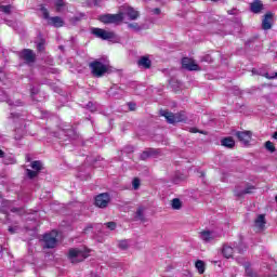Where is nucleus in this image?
Wrapping results in <instances>:
<instances>
[{
	"instance_id": "09e8293b",
	"label": "nucleus",
	"mask_w": 277,
	"mask_h": 277,
	"mask_svg": "<svg viewBox=\"0 0 277 277\" xmlns=\"http://www.w3.org/2000/svg\"><path fill=\"white\" fill-rule=\"evenodd\" d=\"M11 211H12L13 213H16L18 210L15 209V210H11Z\"/></svg>"
},
{
	"instance_id": "4c0bfd02",
	"label": "nucleus",
	"mask_w": 277,
	"mask_h": 277,
	"mask_svg": "<svg viewBox=\"0 0 277 277\" xmlns=\"http://www.w3.org/2000/svg\"><path fill=\"white\" fill-rule=\"evenodd\" d=\"M266 79H276L277 78V72L274 74H265Z\"/></svg>"
},
{
	"instance_id": "7c9ffc66",
	"label": "nucleus",
	"mask_w": 277,
	"mask_h": 277,
	"mask_svg": "<svg viewBox=\"0 0 277 277\" xmlns=\"http://www.w3.org/2000/svg\"><path fill=\"white\" fill-rule=\"evenodd\" d=\"M15 132L17 133L15 135V140H21V137H23V135H25V131H23L22 129H16Z\"/></svg>"
},
{
	"instance_id": "49530a36",
	"label": "nucleus",
	"mask_w": 277,
	"mask_h": 277,
	"mask_svg": "<svg viewBox=\"0 0 277 277\" xmlns=\"http://www.w3.org/2000/svg\"><path fill=\"white\" fill-rule=\"evenodd\" d=\"M3 157V150L0 149V159Z\"/></svg>"
},
{
	"instance_id": "a211bd4d",
	"label": "nucleus",
	"mask_w": 277,
	"mask_h": 277,
	"mask_svg": "<svg viewBox=\"0 0 277 277\" xmlns=\"http://www.w3.org/2000/svg\"><path fill=\"white\" fill-rule=\"evenodd\" d=\"M250 10L253 14H260L261 10H263V2L261 0H254L250 3Z\"/></svg>"
},
{
	"instance_id": "72a5a7b5",
	"label": "nucleus",
	"mask_w": 277,
	"mask_h": 277,
	"mask_svg": "<svg viewBox=\"0 0 277 277\" xmlns=\"http://www.w3.org/2000/svg\"><path fill=\"white\" fill-rule=\"evenodd\" d=\"M128 27L130 29H134V31H140V25H137V23H133V24H129Z\"/></svg>"
},
{
	"instance_id": "f257e3e1",
	"label": "nucleus",
	"mask_w": 277,
	"mask_h": 277,
	"mask_svg": "<svg viewBox=\"0 0 277 277\" xmlns=\"http://www.w3.org/2000/svg\"><path fill=\"white\" fill-rule=\"evenodd\" d=\"M90 256V250L87 248L69 249L68 259L71 263H81Z\"/></svg>"
},
{
	"instance_id": "603ef678",
	"label": "nucleus",
	"mask_w": 277,
	"mask_h": 277,
	"mask_svg": "<svg viewBox=\"0 0 277 277\" xmlns=\"http://www.w3.org/2000/svg\"><path fill=\"white\" fill-rule=\"evenodd\" d=\"M63 133H68V132H66V130H63Z\"/></svg>"
},
{
	"instance_id": "8fccbe9b",
	"label": "nucleus",
	"mask_w": 277,
	"mask_h": 277,
	"mask_svg": "<svg viewBox=\"0 0 277 277\" xmlns=\"http://www.w3.org/2000/svg\"><path fill=\"white\" fill-rule=\"evenodd\" d=\"M228 14H233V11H229Z\"/></svg>"
},
{
	"instance_id": "20e7f679",
	"label": "nucleus",
	"mask_w": 277,
	"mask_h": 277,
	"mask_svg": "<svg viewBox=\"0 0 277 277\" xmlns=\"http://www.w3.org/2000/svg\"><path fill=\"white\" fill-rule=\"evenodd\" d=\"M90 68L94 77H103L105 72H109V66L98 61H94L90 64Z\"/></svg>"
},
{
	"instance_id": "473e14b6",
	"label": "nucleus",
	"mask_w": 277,
	"mask_h": 277,
	"mask_svg": "<svg viewBox=\"0 0 277 277\" xmlns=\"http://www.w3.org/2000/svg\"><path fill=\"white\" fill-rule=\"evenodd\" d=\"M106 228H109V230H116V223L115 222H108L105 223Z\"/></svg>"
},
{
	"instance_id": "39448f33",
	"label": "nucleus",
	"mask_w": 277,
	"mask_h": 277,
	"mask_svg": "<svg viewBox=\"0 0 277 277\" xmlns=\"http://www.w3.org/2000/svg\"><path fill=\"white\" fill-rule=\"evenodd\" d=\"M161 116L166 117V120L169 122V124H175V122H185V114H172L168 110H161Z\"/></svg>"
},
{
	"instance_id": "ea45409f",
	"label": "nucleus",
	"mask_w": 277,
	"mask_h": 277,
	"mask_svg": "<svg viewBox=\"0 0 277 277\" xmlns=\"http://www.w3.org/2000/svg\"><path fill=\"white\" fill-rule=\"evenodd\" d=\"M129 109H130V111H135V104L130 103L129 104Z\"/></svg>"
},
{
	"instance_id": "9d476101",
	"label": "nucleus",
	"mask_w": 277,
	"mask_h": 277,
	"mask_svg": "<svg viewBox=\"0 0 277 277\" xmlns=\"http://www.w3.org/2000/svg\"><path fill=\"white\" fill-rule=\"evenodd\" d=\"M109 194L102 193L95 197V206L100 207V209H105L109 205Z\"/></svg>"
},
{
	"instance_id": "9b49d317",
	"label": "nucleus",
	"mask_w": 277,
	"mask_h": 277,
	"mask_svg": "<svg viewBox=\"0 0 277 277\" xmlns=\"http://www.w3.org/2000/svg\"><path fill=\"white\" fill-rule=\"evenodd\" d=\"M120 14H122V18L127 16L130 21H135L140 16V12L135 11V9L131 6H122Z\"/></svg>"
},
{
	"instance_id": "f704fd0d",
	"label": "nucleus",
	"mask_w": 277,
	"mask_h": 277,
	"mask_svg": "<svg viewBox=\"0 0 277 277\" xmlns=\"http://www.w3.org/2000/svg\"><path fill=\"white\" fill-rule=\"evenodd\" d=\"M18 229H19L18 226H10V227H9V233H10L11 235H14V234L18 233Z\"/></svg>"
},
{
	"instance_id": "dca6fc26",
	"label": "nucleus",
	"mask_w": 277,
	"mask_h": 277,
	"mask_svg": "<svg viewBox=\"0 0 277 277\" xmlns=\"http://www.w3.org/2000/svg\"><path fill=\"white\" fill-rule=\"evenodd\" d=\"M182 66L186 68V70H200V67L198 66V64H196V61L189 57H184L182 60Z\"/></svg>"
},
{
	"instance_id": "a19ab883",
	"label": "nucleus",
	"mask_w": 277,
	"mask_h": 277,
	"mask_svg": "<svg viewBox=\"0 0 277 277\" xmlns=\"http://www.w3.org/2000/svg\"><path fill=\"white\" fill-rule=\"evenodd\" d=\"M18 117H19L18 114L11 113L10 118H12L13 120H16V118H18Z\"/></svg>"
},
{
	"instance_id": "f8f14e48",
	"label": "nucleus",
	"mask_w": 277,
	"mask_h": 277,
	"mask_svg": "<svg viewBox=\"0 0 277 277\" xmlns=\"http://www.w3.org/2000/svg\"><path fill=\"white\" fill-rule=\"evenodd\" d=\"M235 250H237L239 253L243 252V250L239 247L224 245L222 249V254L225 259H233V254H235Z\"/></svg>"
},
{
	"instance_id": "7ed1b4c3",
	"label": "nucleus",
	"mask_w": 277,
	"mask_h": 277,
	"mask_svg": "<svg viewBox=\"0 0 277 277\" xmlns=\"http://www.w3.org/2000/svg\"><path fill=\"white\" fill-rule=\"evenodd\" d=\"M98 21L104 23V25H120L122 23L123 17L122 13L118 14H103L100 15Z\"/></svg>"
},
{
	"instance_id": "423d86ee",
	"label": "nucleus",
	"mask_w": 277,
	"mask_h": 277,
	"mask_svg": "<svg viewBox=\"0 0 277 277\" xmlns=\"http://www.w3.org/2000/svg\"><path fill=\"white\" fill-rule=\"evenodd\" d=\"M41 13L43 18L49 21V24L53 25V27H64V19H62L60 16L49 17V10H47V8L41 6Z\"/></svg>"
},
{
	"instance_id": "6ab92c4d",
	"label": "nucleus",
	"mask_w": 277,
	"mask_h": 277,
	"mask_svg": "<svg viewBox=\"0 0 277 277\" xmlns=\"http://www.w3.org/2000/svg\"><path fill=\"white\" fill-rule=\"evenodd\" d=\"M262 28L264 30L272 29V13H267L262 21Z\"/></svg>"
},
{
	"instance_id": "3c124183",
	"label": "nucleus",
	"mask_w": 277,
	"mask_h": 277,
	"mask_svg": "<svg viewBox=\"0 0 277 277\" xmlns=\"http://www.w3.org/2000/svg\"><path fill=\"white\" fill-rule=\"evenodd\" d=\"M8 25H12L10 22H6Z\"/></svg>"
},
{
	"instance_id": "ddd939ff",
	"label": "nucleus",
	"mask_w": 277,
	"mask_h": 277,
	"mask_svg": "<svg viewBox=\"0 0 277 277\" xmlns=\"http://www.w3.org/2000/svg\"><path fill=\"white\" fill-rule=\"evenodd\" d=\"M265 224H267V221L265 220V214H259L254 220V228L256 233H263L265 230Z\"/></svg>"
},
{
	"instance_id": "f03ea898",
	"label": "nucleus",
	"mask_w": 277,
	"mask_h": 277,
	"mask_svg": "<svg viewBox=\"0 0 277 277\" xmlns=\"http://www.w3.org/2000/svg\"><path fill=\"white\" fill-rule=\"evenodd\" d=\"M91 34L95 36V38H100V40H108V42H118V36L116 32L105 30L103 28H91Z\"/></svg>"
},
{
	"instance_id": "5701e85b",
	"label": "nucleus",
	"mask_w": 277,
	"mask_h": 277,
	"mask_svg": "<svg viewBox=\"0 0 277 277\" xmlns=\"http://www.w3.org/2000/svg\"><path fill=\"white\" fill-rule=\"evenodd\" d=\"M129 246H131V240H120L118 242V248L120 250H129Z\"/></svg>"
},
{
	"instance_id": "0eeeda50",
	"label": "nucleus",
	"mask_w": 277,
	"mask_h": 277,
	"mask_svg": "<svg viewBox=\"0 0 277 277\" xmlns=\"http://www.w3.org/2000/svg\"><path fill=\"white\" fill-rule=\"evenodd\" d=\"M220 237H222V234L217 232L203 230L200 233V239L203 240L205 243H213V241H217Z\"/></svg>"
},
{
	"instance_id": "4468645a",
	"label": "nucleus",
	"mask_w": 277,
	"mask_h": 277,
	"mask_svg": "<svg viewBox=\"0 0 277 277\" xmlns=\"http://www.w3.org/2000/svg\"><path fill=\"white\" fill-rule=\"evenodd\" d=\"M235 135L245 145L250 144V140H252V132L250 131H238Z\"/></svg>"
},
{
	"instance_id": "c9c22d12",
	"label": "nucleus",
	"mask_w": 277,
	"mask_h": 277,
	"mask_svg": "<svg viewBox=\"0 0 277 277\" xmlns=\"http://www.w3.org/2000/svg\"><path fill=\"white\" fill-rule=\"evenodd\" d=\"M4 163L5 166H10L12 163H16V160H14V158H10V159L4 158Z\"/></svg>"
},
{
	"instance_id": "b1692460",
	"label": "nucleus",
	"mask_w": 277,
	"mask_h": 277,
	"mask_svg": "<svg viewBox=\"0 0 277 277\" xmlns=\"http://www.w3.org/2000/svg\"><path fill=\"white\" fill-rule=\"evenodd\" d=\"M195 267H196V269H198L199 274H202L205 272V262L202 260H198L195 263Z\"/></svg>"
},
{
	"instance_id": "2f4dec72",
	"label": "nucleus",
	"mask_w": 277,
	"mask_h": 277,
	"mask_svg": "<svg viewBox=\"0 0 277 277\" xmlns=\"http://www.w3.org/2000/svg\"><path fill=\"white\" fill-rule=\"evenodd\" d=\"M132 187H133V189H138L140 188V179L135 177L132 181Z\"/></svg>"
},
{
	"instance_id": "864d4df0",
	"label": "nucleus",
	"mask_w": 277,
	"mask_h": 277,
	"mask_svg": "<svg viewBox=\"0 0 277 277\" xmlns=\"http://www.w3.org/2000/svg\"><path fill=\"white\" fill-rule=\"evenodd\" d=\"M88 228H92V225H90Z\"/></svg>"
},
{
	"instance_id": "a18cd8bd",
	"label": "nucleus",
	"mask_w": 277,
	"mask_h": 277,
	"mask_svg": "<svg viewBox=\"0 0 277 277\" xmlns=\"http://www.w3.org/2000/svg\"><path fill=\"white\" fill-rule=\"evenodd\" d=\"M273 137L274 140H277V132L274 133Z\"/></svg>"
},
{
	"instance_id": "a878e982",
	"label": "nucleus",
	"mask_w": 277,
	"mask_h": 277,
	"mask_svg": "<svg viewBox=\"0 0 277 277\" xmlns=\"http://www.w3.org/2000/svg\"><path fill=\"white\" fill-rule=\"evenodd\" d=\"M6 103H8V105H10V107H21V106H23V102H21V101H13V100H11V98H9V100H6Z\"/></svg>"
},
{
	"instance_id": "aec40b11",
	"label": "nucleus",
	"mask_w": 277,
	"mask_h": 277,
	"mask_svg": "<svg viewBox=\"0 0 277 277\" xmlns=\"http://www.w3.org/2000/svg\"><path fill=\"white\" fill-rule=\"evenodd\" d=\"M222 146H225L226 148H233L235 146V140L233 137L228 136L221 141Z\"/></svg>"
},
{
	"instance_id": "c85d7f7f",
	"label": "nucleus",
	"mask_w": 277,
	"mask_h": 277,
	"mask_svg": "<svg viewBox=\"0 0 277 277\" xmlns=\"http://www.w3.org/2000/svg\"><path fill=\"white\" fill-rule=\"evenodd\" d=\"M12 10V5H0V12H3L4 14H10Z\"/></svg>"
},
{
	"instance_id": "f3484780",
	"label": "nucleus",
	"mask_w": 277,
	"mask_h": 277,
	"mask_svg": "<svg viewBox=\"0 0 277 277\" xmlns=\"http://www.w3.org/2000/svg\"><path fill=\"white\" fill-rule=\"evenodd\" d=\"M254 186L250 185L247 186L245 189H241L240 187H236L235 189V196H237L238 198H241V196L246 195V194H252V192H254Z\"/></svg>"
},
{
	"instance_id": "412c9836",
	"label": "nucleus",
	"mask_w": 277,
	"mask_h": 277,
	"mask_svg": "<svg viewBox=\"0 0 277 277\" xmlns=\"http://www.w3.org/2000/svg\"><path fill=\"white\" fill-rule=\"evenodd\" d=\"M55 8L56 12H64L66 10V2L64 0H56Z\"/></svg>"
},
{
	"instance_id": "79ce46f5",
	"label": "nucleus",
	"mask_w": 277,
	"mask_h": 277,
	"mask_svg": "<svg viewBox=\"0 0 277 277\" xmlns=\"http://www.w3.org/2000/svg\"><path fill=\"white\" fill-rule=\"evenodd\" d=\"M154 14H161V10L155 9V10H154Z\"/></svg>"
},
{
	"instance_id": "c03bdc74",
	"label": "nucleus",
	"mask_w": 277,
	"mask_h": 277,
	"mask_svg": "<svg viewBox=\"0 0 277 277\" xmlns=\"http://www.w3.org/2000/svg\"><path fill=\"white\" fill-rule=\"evenodd\" d=\"M190 132H192V133H196V128H192V129H190Z\"/></svg>"
},
{
	"instance_id": "58836bf2",
	"label": "nucleus",
	"mask_w": 277,
	"mask_h": 277,
	"mask_svg": "<svg viewBox=\"0 0 277 277\" xmlns=\"http://www.w3.org/2000/svg\"><path fill=\"white\" fill-rule=\"evenodd\" d=\"M147 157H150V153H148V151H144V153L141 155V159H146Z\"/></svg>"
},
{
	"instance_id": "4be33fe9",
	"label": "nucleus",
	"mask_w": 277,
	"mask_h": 277,
	"mask_svg": "<svg viewBox=\"0 0 277 277\" xmlns=\"http://www.w3.org/2000/svg\"><path fill=\"white\" fill-rule=\"evenodd\" d=\"M138 66H143L144 68H150V58L143 56L138 61Z\"/></svg>"
},
{
	"instance_id": "393cba45",
	"label": "nucleus",
	"mask_w": 277,
	"mask_h": 277,
	"mask_svg": "<svg viewBox=\"0 0 277 277\" xmlns=\"http://www.w3.org/2000/svg\"><path fill=\"white\" fill-rule=\"evenodd\" d=\"M171 207H172V209H181V207H183V202H181V199L174 198L171 201Z\"/></svg>"
},
{
	"instance_id": "37998d69",
	"label": "nucleus",
	"mask_w": 277,
	"mask_h": 277,
	"mask_svg": "<svg viewBox=\"0 0 277 277\" xmlns=\"http://www.w3.org/2000/svg\"><path fill=\"white\" fill-rule=\"evenodd\" d=\"M31 94H37L38 93V89H31Z\"/></svg>"
},
{
	"instance_id": "1a4fd4ad",
	"label": "nucleus",
	"mask_w": 277,
	"mask_h": 277,
	"mask_svg": "<svg viewBox=\"0 0 277 277\" xmlns=\"http://www.w3.org/2000/svg\"><path fill=\"white\" fill-rule=\"evenodd\" d=\"M31 168L34 171L27 169L26 174H27L28 179H36V176H38V173L40 172V170H42V162L40 160L32 161Z\"/></svg>"
},
{
	"instance_id": "c756f323",
	"label": "nucleus",
	"mask_w": 277,
	"mask_h": 277,
	"mask_svg": "<svg viewBox=\"0 0 277 277\" xmlns=\"http://www.w3.org/2000/svg\"><path fill=\"white\" fill-rule=\"evenodd\" d=\"M70 207H74L75 209H81L85 206L83 205V202L74 201V202L70 203Z\"/></svg>"
},
{
	"instance_id": "e433bc0d",
	"label": "nucleus",
	"mask_w": 277,
	"mask_h": 277,
	"mask_svg": "<svg viewBox=\"0 0 277 277\" xmlns=\"http://www.w3.org/2000/svg\"><path fill=\"white\" fill-rule=\"evenodd\" d=\"M37 49H38V51H44V40H41V41L37 44Z\"/></svg>"
},
{
	"instance_id": "2eb2a0df",
	"label": "nucleus",
	"mask_w": 277,
	"mask_h": 277,
	"mask_svg": "<svg viewBox=\"0 0 277 277\" xmlns=\"http://www.w3.org/2000/svg\"><path fill=\"white\" fill-rule=\"evenodd\" d=\"M19 57L24 60L27 64H31L36 61V54H34V51L29 49L23 50L19 54Z\"/></svg>"
},
{
	"instance_id": "6e6552de",
	"label": "nucleus",
	"mask_w": 277,
	"mask_h": 277,
	"mask_svg": "<svg viewBox=\"0 0 277 277\" xmlns=\"http://www.w3.org/2000/svg\"><path fill=\"white\" fill-rule=\"evenodd\" d=\"M44 248H55L57 246V230H52L43 236Z\"/></svg>"
},
{
	"instance_id": "cd10ccee",
	"label": "nucleus",
	"mask_w": 277,
	"mask_h": 277,
	"mask_svg": "<svg viewBox=\"0 0 277 277\" xmlns=\"http://www.w3.org/2000/svg\"><path fill=\"white\" fill-rule=\"evenodd\" d=\"M135 220H140L141 222H145L144 210L140 209L136 211Z\"/></svg>"
},
{
	"instance_id": "de8ad7c7",
	"label": "nucleus",
	"mask_w": 277,
	"mask_h": 277,
	"mask_svg": "<svg viewBox=\"0 0 277 277\" xmlns=\"http://www.w3.org/2000/svg\"><path fill=\"white\" fill-rule=\"evenodd\" d=\"M2 213H8V210H0Z\"/></svg>"
},
{
	"instance_id": "bb28decb",
	"label": "nucleus",
	"mask_w": 277,
	"mask_h": 277,
	"mask_svg": "<svg viewBox=\"0 0 277 277\" xmlns=\"http://www.w3.org/2000/svg\"><path fill=\"white\" fill-rule=\"evenodd\" d=\"M265 148L266 150H268L269 153H275L276 151V146H274V143H272L271 141H267L265 143Z\"/></svg>"
}]
</instances>
